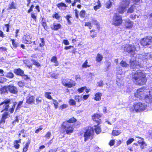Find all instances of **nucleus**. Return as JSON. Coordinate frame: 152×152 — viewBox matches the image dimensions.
Returning <instances> with one entry per match:
<instances>
[{"label":"nucleus","mask_w":152,"mask_h":152,"mask_svg":"<svg viewBox=\"0 0 152 152\" xmlns=\"http://www.w3.org/2000/svg\"><path fill=\"white\" fill-rule=\"evenodd\" d=\"M134 140V139L133 138H131L129 139L126 141V144L128 145L129 144H131L133 141Z\"/></svg>","instance_id":"obj_42"},{"label":"nucleus","mask_w":152,"mask_h":152,"mask_svg":"<svg viewBox=\"0 0 152 152\" xmlns=\"http://www.w3.org/2000/svg\"><path fill=\"white\" fill-rule=\"evenodd\" d=\"M36 102L37 104L40 103L42 102V99L41 97H37L36 99Z\"/></svg>","instance_id":"obj_43"},{"label":"nucleus","mask_w":152,"mask_h":152,"mask_svg":"<svg viewBox=\"0 0 152 152\" xmlns=\"http://www.w3.org/2000/svg\"><path fill=\"white\" fill-rule=\"evenodd\" d=\"M31 17L33 18L34 20H36L37 18L35 14L34 13H31Z\"/></svg>","instance_id":"obj_56"},{"label":"nucleus","mask_w":152,"mask_h":152,"mask_svg":"<svg viewBox=\"0 0 152 152\" xmlns=\"http://www.w3.org/2000/svg\"><path fill=\"white\" fill-rule=\"evenodd\" d=\"M69 103L71 105H75L76 104L75 101L73 99H70L69 102Z\"/></svg>","instance_id":"obj_37"},{"label":"nucleus","mask_w":152,"mask_h":152,"mask_svg":"<svg viewBox=\"0 0 152 152\" xmlns=\"http://www.w3.org/2000/svg\"><path fill=\"white\" fill-rule=\"evenodd\" d=\"M113 0H109L106 4V7L107 8H110L112 5L113 2L111 1H113Z\"/></svg>","instance_id":"obj_28"},{"label":"nucleus","mask_w":152,"mask_h":152,"mask_svg":"<svg viewBox=\"0 0 152 152\" xmlns=\"http://www.w3.org/2000/svg\"><path fill=\"white\" fill-rule=\"evenodd\" d=\"M5 76L9 78H12L14 77V75L12 72H9L6 74Z\"/></svg>","instance_id":"obj_33"},{"label":"nucleus","mask_w":152,"mask_h":152,"mask_svg":"<svg viewBox=\"0 0 152 152\" xmlns=\"http://www.w3.org/2000/svg\"><path fill=\"white\" fill-rule=\"evenodd\" d=\"M95 6L94 7V9L96 11L101 6L100 2L99 0H96L95 3L94 4Z\"/></svg>","instance_id":"obj_21"},{"label":"nucleus","mask_w":152,"mask_h":152,"mask_svg":"<svg viewBox=\"0 0 152 152\" xmlns=\"http://www.w3.org/2000/svg\"><path fill=\"white\" fill-rule=\"evenodd\" d=\"M51 76L53 78L55 79H57L58 78L59 76V74H58L54 73L52 74Z\"/></svg>","instance_id":"obj_52"},{"label":"nucleus","mask_w":152,"mask_h":152,"mask_svg":"<svg viewBox=\"0 0 152 152\" xmlns=\"http://www.w3.org/2000/svg\"><path fill=\"white\" fill-rule=\"evenodd\" d=\"M10 102V100L7 99V100H4L3 102L0 104V108H1L2 109V110L1 111V113L4 111H9L11 113L13 112L15 107V104H14L12 106V107L9 109V105Z\"/></svg>","instance_id":"obj_3"},{"label":"nucleus","mask_w":152,"mask_h":152,"mask_svg":"<svg viewBox=\"0 0 152 152\" xmlns=\"http://www.w3.org/2000/svg\"><path fill=\"white\" fill-rule=\"evenodd\" d=\"M122 22V17L118 14H115L113 17V24L115 26H118L121 25Z\"/></svg>","instance_id":"obj_7"},{"label":"nucleus","mask_w":152,"mask_h":152,"mask_svg":"<svg viewBox=\"0 0 152 152\" xmlns=\"http://www.w3.org/2000/svg\"><path fill=\"white\" fill-rule=\"evenodd\" d=\"M101 116L97 114H95L92 116V119L93 121L96 122L98 124H100L101 122V120L99 119Z\"/></svg>","instance_id":"obj_16"},{"label":"nucleus","mask_w":152,"mask_h":152,"mask_svg":"<svg viewBox=\"0 0 152 152\" xmlns=\"http://www.w3.org/2000/svg\"><path fill=\"white\" fill-rule=\"evenodd\" d=\"M103 58V56L102 55L99 53H98L96 57V61L97 62H100L102 60Z\"/></svg>","instance_id":"obj_26"},{"label":"nucleus","mask_w":152,"mask_h":152,"mask_svg":"<svg viewBox=\"0 0 152 152\" xmlns=\"http://www.w3.org/2000/svg\"><path fill=\"white\" fill-rule=\"evenodd\" d=\"M98 86L99 87H102L103 86V82L102 80H100L97 83Z\"/></svg>","instance_id":"obj_55"},{"label":"nucleus","mask_w":152,"mask_h":152,"mask_svg":"<svg viewBox=\"0 0 152 152\" xmlns=\"http://www.w3.org/2000/svg\"><path fill=\"white\" fill-rule=\"evenodd\" d=\"M23 103L22 102H20L18 103V106L16 109V110H18L20 108V106Z\"/></svg>","instance_id":"obj_57"},{"label":"nucleus","mask_w":152,"mask_h":152,"mask_svg":"<svg viewBox=\"0 0 152 152\" xmlns=\"http://www.w3.org/2000/svg\"><path fill=\"white\" fill-rule=\"evenodd\" d=\"M52 16L53 18H55L57 20H58L60 17V16L58 13H56L53 15Z\"/></svg>","instance_id":"obj_51"},{"label":"nucleus","mask_w":152,"mask_h":152,"mask_svg":"<svg viewBox=\"0 0 152 152\" xmlns=\"http://www.w3.org/2000/svg\"><path fill=\"white\" fill-rule=\"evenodd\" d=\"M61 127L63 129L66 131V133L67 134H70L73 131L72 126L70 124L68 123L67 121L63 122L62 124Z\"/></svg>","instance_id":"obj_4"},{"label":"nucleus","mask_w":152,"mask_h":152,"mask_svg":"<svg viewBox=\"0 0 152 152\" xmlns=\"http://www.w3.org/2000/svg\"><path fill=\"white\" fill-rule=\"evenodd\" d=\"M62 83L64 86L68 88H71L75 85V82L71 80L69 82L67 83L65 82H63Z\"/></svg>","instance_id":"obj_17"},{"label":"nucleus","mask_w":152,"mask_h":152,"mask_svg":"<svg viewBox=\"0 0 152 152\" xmlns=\"http://www.w3.org/2000/svg\"><path fill=\"white\" fill-rule=\"evenodd\" d=\"M51 93L49 92H45V96L46 98L50 99H52V98L50 94Z\"/></svg>","instance_id":"obj_27"},{"label":"nucleus","mask_w":152,"mask_h":152,"mask_svg":"<svg viewBox=\"0 0 152 152\" xmlns=\"http://www.w3.org/2000/svg\"><path fill=\"white\" fill-rule=\"evenodd\" d=\"M90 65L88 64V62L86 60L85 62L82 65V67L83 68H86L87 67H89Z\"/></svg>","instance_id":"obj_35"},{"label":"nucleus","mask_w":152,"mask_h":152,"mask_svg":"<svg viewBox=\"0 0 152 152\" xmlns=\"http://www.w3.org/2000/svg\"><path fill=\"white\" fill-rule=\"evenodd\" d=\"M136 138H137L140 139V140H139L137 142L140 144H141L142 143H144V139L140 137H136Z\"/></svg>","instance_id":"obj_34"},{"label":"nucleus","mask_w":152,"mask_h":152,"mask_svg":"<svg viewBox=\"0 0 152 152\" xmlns=\"http://www.w3.org/2000/svg\"><path fill=\"white\" fill-rule=\"evenodd\" d=\"M115 142V141L114 140H111L110 142L109 145L110 146H113L114 145Z\"/></svg>","instance_id":"obj_59"},{"label":"nucleus","mask_w":152,"mask_h":152,"mask_svg":"<svg viewBox=\"0 0 152 152\" xmlns=\"http://www.w3.org/2000/svg\"><path fill=\"white\" fill-rule=\"evenodd\" d=\"M67 107V105L65 104H64L60 106V108L61 109H63Z\"/></svg>","instance_id":"obj_63"},{"label":"nucleus","mask_w":152,"mask_h":152,"mask_svg":"<svg viewBox=\"0 0 152 152\" xmlns=\"http://www.w3.org/2000/svg\"><path fill=\"white\" fill-rule=\"evenodd\" d=\"M34 97L33 96H28L26 98V102L28 104H31L34 101Z\"/></svg>","instance_id":"obj_18"},{"label":"nucleus","mask_w":152,"mask_h":152,"mask_svg":"<svg viewBox=\"0 0 152 152\" xmlns=\"http://www.w3.org/2000/svg\"><path fill=\"white\" fill-rule=\"evenodd\" d=\"M102 94L100 93H97L95 94L94 99L96 101H99L101 99Z\"/></svg>","instance_id":"obj_25"},{"label":"nucleus","mask_w":152,"mask_h":152,"mask_svg":"<svg viewBox=\"0 0 152 152\" xmlns=\"http://www.w3.org/2000/svg\"><path fill=\"white\" fill-rule=\"evenodd\" d=\"M17 4L16 3V1L15 0L12 1H10L9 4V7L8 9H16L17 8Z\"/></svg>","instance_id":"obj_15"},{"label":"nucleus","mask_w":152,"mask_h":152,"mask_svg":"<svg viewBox=\"0 0 152 152\" xmlns=\"http://www.w3.org/2000/svg\"><path fill=\"white\" fill-rule=\"evenodd\" d=\"M99 124H98L97 125H94L91 128V130L94 131L96 134H98L101 131V128L99 126Z\"/></svg>","instance_id":"obj_14"},{"label":"nucleus","mask_w":152,"mask_h":152,"mask_svg":"<svg viewBox=\"0 0 152 152\" xmlns=\"http://www.w3.org/2000/svg\"><path fill=\"white\" fill-rule=\"evenodd\" d=\"M71 18V16L69 15H67L66 16V19L67 22L68 24H70L71 23V22L70 20H69V18Z\"/></svg>","instance_id":"obj_53"},{"label":"nucleus","mask_w":152,"mask_h":152,"mask_svg":"<svg viewBox=\"0 0 152 152\" xmlns=\"http://www.w3.org/2000/svg\"><path fill=\"white\" fill-rule=\"evenodd\" d=\"M140 43L143 46L152 45V37L151 36H148L142 39L140 41Z\"/></svg>","instance_id":"obj_6"},{"label":"nucleus","mask_w":152,"mask_h":152,"mask_svg":"<svg viewBox=\"0 0 152 152\" xmlns=\"http://www.w3.org/2000/svg\"><path fill=\"white\" fill-rule=\"evenodd\" d=\"M121 133V132L117 130H113L112 132V135L113 136H117Z\"/></svg>","instance_id":"obj_31"},{"label":"nucleus","mask_w":152,"mask_h":152,"mask_svg":"<svg viewBox=\"0 0 152 152\" xmlns=\"http://www.w3.org/2000/svg\"><path fill=\"white\" fill-rule=\"evenodd\" d=\"M133 107L136 112H138L145 110L147 108V106L144 103L139 102L134 104Z\"/></svg>","instance_id":"obj_5"},{"label":"nucleus","mask_w":152,"mask_h":152,"mask_svg":"<svg viewBox=\"0 0 152 152\" xmlns=\"http://www.w3.org/2000/svg\"><path fill=\"white\" fill-rule=\"evenodd\" d=\"M76 121V119L75 118H74L73 117L69 119V120L66 121H67L68 123L69 124L70 123H72Z\"/></svg>","instance_id":"obj_36"},{"label":"nucleus","mask_w":152,"mask_h":152,"mask_svg":"<svg viewBox=\"0 0 152 152\" xmlns=\"http://www.w3.org/2000/svg\"><path fill=\"white\" fill-rule=\"evenodd\" d=\"M18 85L20 87H23L24 86V83L22 81H19L18 83Z\"/></svg>","instance_id":"obj_54"},{"label":"nucleus","mask_w":152,"mask_h":152,"mask_svg":"<svg viewBox=\"0 0 152 152\" xmlns=\"http://www.w3.org/2000/svg\"><path fill=\"white\" fill-rule=\"evenodd\" d=\"M31 61L33 62V64L37 66H40V64L36 61L34 59H31Z\"/></svg>","instance_id":"obj_45"},{"label":"nucleus","mask_w":152,"mask_h":152,"mask_svg":"<svg viewBox=\"0 0 152 152\" xmlns=\"http://www.w3.org/2000/svg\"><path fill=\"white\" fill-rule=\"evenodd\" d=\"M32 38L31 35H26L23 37V42L28 44H31L32 43L31 40Z\"/></svg>","instance_id":"obj_13"},{"label":"nucleus","mask_w":152,"mask_h":152,"mask_svg":"<svg viewBox=\"0 0 152 152\" xmlns=\"http://www.w3.org/2000/svg\"><path fill=\"white\" fill-rule=\"evenodd\" d=\"M94 131L91 129L87 130L84 133V141H86L88 139L91 140L93 138Z\"/></svg>","instance_id":"obj_9"},{"label":"nucleus","mask_w":152,"mask_h":152,"mask_svg":"<svg viewBox=\"0 0 152 152\" xmlns=\"http://www.w3.org/2000/svg\"><path fill=\"white\" fill-rule=\"evenodd\" d=\"M86 87H83L78 89L77 91L79 93L83 92L84 90L86 89Z\"/></svg>","instance_id":"obj_50"},{"label":"nucleus","mask_w":152,"mask_h":152,"mask_svg":"<svg viewBox=\"0 0 152 152\" xmlns=\"http://www.w3.org/2000/svg\"><path fill=\"white\" fill-rule=\"evenodd\" d=\"M122 72L121 69L120 68L117 69L116 73L117 75V79L116 80V83L117 85L120 86L122 84V78L121 75L122 74Z\"/></svg>","instance_id":"obj_10"},{"label":"nucleus","mask_w":152,"mask_h":152,"mask_svg":"<svg viewBox=\"0 0 152 152\" xmlns=\"http://www.w3.org/2000/svg\"><path fill=\"white\" fill-rule=\"evenodd\" d=\"M63 43L66 45H68L69 43L67 40H63Z\"/></svg>","instance_id":"obj_60"},{"label":"nucleus","mask_w":152,"mask_h":152,"mask_svg":"<svg viewBox=\"0 0 152 152\" xmlns=\"http://www.w3.org/2000/svg\"><path fill=\"white\" fill-rule=\"evenodd\" d=\"M52 100L53 101V103L54 105L55 108L57 109V108L58 107V102L56 100H54V99H52Z\"/></svg>","instance_id":"obj_49"},{"label":"nucleus","mask_w":152,"mask_h":152,"mask_svg":"<svg viewBox=\"0 0 152 152\" xmlns=\"http://www.w3.org/2000/svg\"><path fill=\"white\" fill-rule=\"evenodd\" d=\"M148 136L149 137L152 138V131L150 130L148 132Z\"/></svg>","instance_id":"obj_62"},{"label":"nucleus","mask_w":152,"mask_h":152,"mask_svg":"<svg viewBox=\"0 0 152 152\" xmlns=\"http://www.w3.org/2000/svg\"><path fill=\"white\" fill-rule=\"evenodd\" d=\"M140 145V148L142 149H143L145 147L146 145L145 144V142L144 143H142Z\"/></svg>","instance_id":"obj_64"},{"label":"nucleus","mask_w":152,"mask_h":152,"mask_svg":"<svg viewBox=\"0 0 152 152\" xmlns=\"http://www.w3.org/2000/svg\"><path fill=\"white\" fill-rule=\"evenodd\" d=\"M40 39L41 42L39 44V46L42 47L44 46L45 44V41L44 38H40Z\"/></svg>","instance_id":"obj_41"},{"label":"nucleus","mask_w":152,"mask_h":152,"mask_svg":"<svg viewBox=\"0 0 152 152\" xmlns=\"http://www.w3.org/2000/svg\"><path fill=\"white\" fill-rule=\"evenodd\" d=\"M34 6L33 5H32L30 8L28 10V12L30 13L33 10V8H34Z\"/></svg>","instance_id":"obj_61"},{"label":"nucleus","mask_w":152,"mask_h":152,"mask_svg":"<svg viewBox=\"0 0 152 152\" xmlns=\"http://www.w3.org/2000/svg\"><path fill=\"white\" fill-rule=\"evenodd\" d=\"M29 144L30 142H26V143L25 144V145L24 146L23 148V152H26L27 151L28 149V148L29 146Z\"/></svg>","instance_id":"obj_29"},{"label":"nucleus","mask_w":152,"mask_h":152,"mask_svg":"<svg viewBox=\"0 0 152 152\" xmlns=\"http://www.w3.org/2000/svg\"><path fill=\"white\" fill-rule=\"evenodd\" d=\"M3 91L6 92L9 91L11 93L16 94L18 92L17 88L12 85H10L7 87H4L2 89Z\"/></svg>","instance_id":"obj_8"},{"label":"nucleus","mask_w":152,"mask_h":152,"mask_svg":"<svg viewBox=\"0 0 152 152\" xmlns=\"http://www.w3.org/2000/svg\"><path fill=\"white\" fill-rule=\"evenodd\" d=\"M61 25L59 24H56L53 23V25L51 26V28L52 29L57 30L61 28Z\"/></svg>","instance_id":"obj_22"},{"label":"nucleus","mask_w":152,"mask_h":152,"mask_svg":"<svg viewBox=\"0 0 152 152\" xmlns=\"http://www.w3.org/2000/svg\"><path fill=\"white\" fill-rule=\"evenodd\" d=\"M42 26L45 29H46V26L47 25L45 21L44 20L43 18H42Z\"/></svg>","instance_id":"obj_44"},{"label":"nucleus","mask_w":152,"mask_h":152,"mask_svg":"<svg viewBox=\"0 0 152 152\" xmlns=\"http://www.w3.org/2000/svg\"><path fill=\"white\" fill-rule=\"evenodd\" d=\"M9 116L8 113L7 111L5 112L2 115L1 119V122L4 123L5 122V119L9 117Z\"/></svg>","instance_id":"obj_19"},{"label":"nucleus","mask_w":152,"mask_h":152,"mask_svg":"<svg viewBox=\"0 0 152 152\" xmlns=\"http://www.w3.org/2000/svg\"><path fill=\"white\" fill-rule=\"evenodd\" d=\"M133 81L136 84L142 85L145 84L147 81L145 75L141 70H139L132 75Z\"/></svg>","instance_id":"obj_2"},{"label":"nucleus","mask_w":152,"mask_h":152,"mask_svg":"<svg viewBox=\"0 0 152 152\" xmlns=\"http://www.w3.org/2000/svg\"><path fill=\"white\" fill-rule=\"evenodd\" d=\"M11 41L12 43L13 47L15 48H17L18 47V44L15 41L14 39H11Z\"/></svg>","instance_id":"obj_46"},{"label":"nucleus","mask_w":152,"mask_h":152,"mask_svg":"<svg viewBox=\"0 0 152 152\" xmlns=\"http://www.w3.org/2000/svg\"><path fill=\"white\" fill-rule=\"evenodd\" d=\"M130 63L131 68L134 70H135L136 69H138L140 67L139 63L134 59H131L130 60Z\"/></svg>","instance_id":"obj_12"},{"label":"nucleus","mask_w":152,"mask_h":152,"mask_svg":"<svg viewBox=\"0 0 152 152\" xmlns=\"http://www.w3.org/2000/svg\"><path fill=\"white\" fill-rule=\"evenodd\" d=\"M133 22L130 20H127L125 23V26L126 28H132L133 26Z\"/></svg>","instance_id":"obj_20"},{"label":"nucleus","mask_w":152,"mask_h":152,"mask_svg":"<svg viewBox=\"0 0 152 152\" xmlns=\"http://www.w3.org/2000/svg\"><path fill=\"white\" fill-rule=\"evenodd\" d=\"M14 72L17 75H19L20 76L23 75L24 71L20 68H18L17 69H15L14 71Z\"/></svg>","instance_id":"obj_23"},{"label":"nucleus","mask_w":152,"mask_h":152,"mask_svg":"<svg viewBox=\"0 0 152 152\" xmlns=\"http://www.w3.org/2000/svg\"><path fill=\"white\" fill-rule=\"evenodd\" d=\"M134 5H132L129 9L127 11V13H132L134 11Z\"/></svg>","instance_id":"obj_38"},{"label":"nucleus","mask_w":152,"mask_h":152,"mask_svg":"<svg viewBox=\"0 0 152 152\" xmlns=\"http://www.w3.org/2000/svg\"><path fill=\"white\" fill-rule=\"evenodd\" d=\"M85 15V11H82L80 12V16L83 17H84Z\"/></svg>","instance_id":"obj_58"},{"label":"nucleus","mask_w":152,"mask_h":152,"mask_svg":"<svg viewBox=\"0 0 152 152\" xmlns=\"http://www.w3.org/2000/svg\"><path fill=\"white\" fill-rule=\"evenodd\" d=\"M121 66L123 67H126L128 66V64L124 61H122L120 63Z\"/></svg>","instance_id":"obj_32"},{"label":"nucleus","mask_w":152,"mask_h":152,"mask_svg":"<svg viewBox=\"0 0 152 152\" xmlns=\"http://www.w3.org/2000/svg\"><path fill=\"white\" fill-rule=\"evenodd\" d=\"M85 26H88L89 27V28L90 29H91V27H92L91 23L90 22H86L85 24Z\"/></svg>","instance_id":"obj_48"},{"label":"nucleus","mask_w":152,"mask_h":152,"mask_svg":"<svg viewBox=\"0 0 152 152\" xmlns=\"http://www.w3.org/2000/svg\"><path fill=\"white\" fill-rule=\"evenodd\" d=\"M82 96L78 95H75V99L78 102H79L82 100Z\"/></svg>","instance_id":"obj_30"},{"label":"nucleus","mask_w":152,"mask_h":152,"mask_svg":"<svg viewBox=\"0 0 152 152\" xmlns=\"http://www.w3.org/2000/svg\"><path fill=\"white\" fill-rule=\"evenodd\" d=\"M96 32L91 30L90 31V35L92 37H95L96 36Z\"/></svg>","instance_id":"obj_40"},{"label":"nucleus","mask_w":152,"mask_h":152,"mask_svg":"<svg viewBox=\"0 0 152 152\" xmlns=\"http://www.w3.org/2000/svg\"><path fill=\"white\" fill-rule=\"evenodd\" d=\"M57 6L60 9H65L66 7V4L62 2L57 4Z\"/></svg>","instance_id":"obj_24"},{"label":"nucleus","mask_w":152,"mask_h":152,"mask_svg":"<svg viewBox=\"0 0 152 152\" xmlns=\"http://www.w3.org/2000/svg\"><path fill=\"white\" fill-rule=\"evenodd\" d=\"M51 61L52 62L55 63H57V58L55 56L53 57L51 60Z\"/></svg>","instance_id":"obj_47"},{"label":"nucleus","mask_w":152,"mask_h":152,"mask_svg":"<svg viewBox=\"0 0 152 152\" xmlns=\"http://www.w3.org/2000/svg\"><path fill=\"white\" fill-rule=\"evenodd\" d=\"M124 51L131 54H134L135 51V48L133 45H126L124 47Z\"/></svg>","instance_id":"obj_11"},{"label":"nucleus","mask_w":152,"mask_h":152,"mask_svg":"<svg viewBox=\"0 0 152 152\" xmlns=\"http://www.w3.org/2000/svg\"><path fill=\"white\" fill-rule=\"evenodd\" d=\"M23 62L24 64H26L27 66L29 68H31L32 67V66L31 65H28V63L29 62V61L28 60H23Z\"/></svg>","instance_id":"obj_39"},{"label":"nucleus","mask_w":152,"mask_h":152,"mask_svg":"<svg viewBox=\"0 0 152 152\" xmlns=\"http://www.w3.org/2000/svg\"><path fill=\"white\" fill-rule=\"evenodd\" d=\"M134 96L139 99H144L147 103H152V90L141 88L137 91Z\"/></svg>","instance_id":"obj_1"}]
</instances>
